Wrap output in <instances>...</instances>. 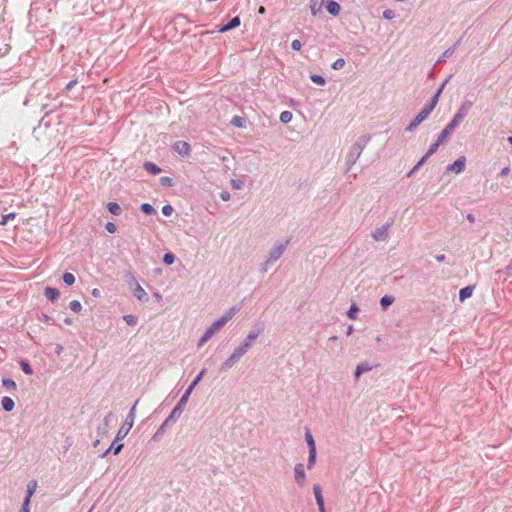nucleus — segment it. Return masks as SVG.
I'll list each match as a JSON object with an SVG mask.
<instances>
[{"label": "nucleus", "instance_id": "f257e3e1", "mask_svg": "<svg viewBox=\"0 0 512 512\" xmlns=\"http://www.w3.org/2000/svg\"><path fill=\"white\" fill-rule=\"evenodd\" d=\"M207 369L203 368L200 373L194 378L192 383L189 385V387L186 389L184 394L182 395L181 399L177 403V405L173 408L170 415L164 420V422L161 424V426L158 428L156 433L154 434L153 438L158 439L165 431V428L169 425V423L177 418L180 417L184 410V406L186 405L191 393L193 392L194 388L197 386V384L202 380L204 375L206 374Z\"/></svg>", "mask_w": 512, "mask_h": 512}, {"label": "nucleus", "instance_id": "f03ea898", "mask_svg": "<svg viewBox=\"0 0 512 512\" xmlns=\"http://www.w3.org/2000/svg\"><path fill=\"white\" fill-rule=\"evenodd\" d=\"M239 311L236 306L231 307L222 317L215 321L210 327L206 329L202 337L198 342V346H203L215 333H217L222 327L230 321L234 315Z\"/></svg>", "mask_w": 512, "mask_h": 512}, {"label": "nucleus", "instance_id": "7ed1b4c3", "mask_svg": "<svg viewBox=\"0 0 512 512\" xmlns=\"http://www.w3.org/2000/svg\"><path fill=\"white\" fill-rule=\"evenodd\" d=\"M371 136L370 135H362L360 136L356 142L352 145L348 155H347V170H350L352 166L357 162L359 157L361 156L363 150L367 146V144L370 142Z\"/></svg>", "mask_w": 512, "mask_h": 512}, {"label": "nucleus", "instance_id": "20e7f679", "mask_svg": "<svg viewBox=\"0 0 512 512\" xmlns=\"http://www.w3.org/2000/svg\"><path fill=\"white\" fill-rule=\"evenodd\" d=\"M252 346L249 343L243 341L233 353L221 364L220 370L227 371L232 368L242 356H244Z\"/></svg>", "mask_w": 512, "mask_h": 512}, {"label": "nucleus", "instance_id": "39448f33", "mask_svg": "<svg viewBox=\"0 0 512 512\" xmlns=\"http://www.w3.org/2000/svg\"><path fill=\"white\" fill-rule=\"evenodd\" d=\"M138 404V400L135 402V404L130 409L123 425L120 427L116 434V440H123L131 430V428L134 425L135 416H136V406Z\"/></svg>", "mask_w": 512, "mask_h": 512}, {"label": "nucleus", "instance_id": "423d86ee", "mask_svg": "<svg viewBox=\"0 0 512 512\" xmlns=\"http://www.w3.org/2000/svg\"><path fill=\"white\" fill-rule=\"evenodd\" d=\"M431 112L428 111L425 107L421 109V111L415 116L413 120L407 125L406 131L413 132L415 129L424 121L426 120Z\"/></svg>", "mask_w": 512, "mask_h": 512}, {"label": "nucleus", "instance_id": "0eeeda50", "mask_svg": "<svg viewBox=\"0 0 512 512\" xmlns=\"http://www.w3.org/2000/svg\"><path fill=\"white\" fill-rule=\"evenodd\" d=\"M392 221L388 222L374 231H372L371 236L375 241H386L389 237V229L392 226Z\"/></svg>", "mask_w": 512, "mask_h": 512}, {"label": "nucleus", "instance_id": "6e6552de", "mask_svg": "<svg viewBox=\"0 0 512 512\" xmlns=\"http://www.w3.org/2000/svg\"><path fill=\"white\" fill-rule=\"evenodd\" d=\"M287 243L288 241L286 243L277 244L273 249L270 250L266 260H268L272 264L279 260L286 249Z\"/></svg>", "mask_w": 512, "mask_h": 512}, {"label": "nucleus", "instance_id": "1a4fd4ad", "mask_svg": "<svg viewBox=\"0 0 512 512\" xmlns=\"http://www.w3.org/2000/svg\"><path fill=\"white\" fill-rule=\"evenodd\" d=\"M131 281L135 284V288L133 289V295L137 298V300L141 302H147L149 297L144 288L137 282L136 278L131 275Z\"/></svg>", "mask_w": 512, "mask_h": 512}, {"label": "nucleus", "instance_id": "9d476101", "mask_svg": "<svg viewBox=\"0 0 512 512\" xmlns=\"http://www.w3.org/2000/svg\"><path fill=\"white\" fill-rule=\"evenodd\" d=\"M470 106H471V102L463 103L451 121L458 126L461 123V121L465 118V116L467 115Z\"/></svg>", "mask_w": 512, "mask_h": 512}, {"label": "nucleus", "instance_id": "9b49d317", "mask_svg": "<svg viewBox=\"0 0 512 512\" xmlns=\"http://www.w3.org/2000/svg\"><path fill=\"white\" fill-rule=\"evenodd\" d=\"M294 476L298 486L303 487L305 485L306 474L304 470V465L302 463H298L295 465Z\"/></svg>", "mask_w": 512, "mask_h": 512}, {"label": "nucleus", "instance_id": "f8f14e48", "mask_svg": "<svg viewBox=\"0 0 512 512\" xmlns=\"http://www.w3.org/2000/svg\"><path fill=\"white\" fill-rule=\"evenodd\" d=\"M465 164H466V158L464 156H461L456 161H454L451 165H449L447 170L454 172L456 174H460L464 171Z\"/></svg>", "mask_w": 512, "mask_h": 512}, {"label": "nucleus", "instance_id": "ddd939ff", "mask_svg": "<svg viewBox=\"0 0 512 512\" xmlns=\"http://www.w3.org/2000/svg\"><path fill=\"white\" fill-rule=\"evenodd\" d=\"M449 79H446L443 84L440 86V88L437 90L436 94L431 98V100L426 103L424 105V107L426 109H428L429 112H432L434 110V108L436 107L437 103H438V100H439V96L444 88V86L446 85V83L448 82Z\"/></svg>", "mask_w": 512, "mask_h": 512}, {"label": "nucleus", "instance_id": "4468645a", "mask_svg": "<svg viewBox=\"0 0 512 512\" xmlns=\"http://www.w3.org/2000/svg\"><path fill=\"white\" fill-rule=\"evenodd\" d=\"M173 148L178 154L182 156H188L191 150L189 143L186 141L175 142Z\"/></svg>", "mask_w": 512, "mask_h": 512}, {"label": "nucleus", "instance_id": "2eb2a0df", "mask_svg": "<svg viewBox=\"0 0 512 512\" xmlns=\"http://www.w3.org/2000/svg\"><path fill=\"white\" fill-rule=\"evenodd\" d=\"M322 3L325 5L326 10L333 16H337L340 13L341 7L334 0H322Z\"/></svg>", "mask_w": 512, "mask_h": 512}, {"label": "nucleus", "instance_id": "dca6fc26", "mask_svg": "<svg viewBox=\"0 0 512 512\" xmlns=\"http://www.w3.org/2000/svg\"><path fill=\"white\" fill-rule=\"evenodd\" d=\"M457 127L455 123L450 121L447 126L442 130V132L439 134L438 139L439 142H445L447 138L453 133L454 129Z\"/></svg>", "mask_w": 512, "mask_h": 512}, {"label": "nucleus", "instance_id": "f3484780", "mask_svg": "<svg viewBox=\"0 0 512 512\" xmlns=\"http://www.w3.org/2000/svg\"><path fill=\"white\" fill-rule=\"evenodd\" d=\"M240 25V18L238 16L232 18L227 24L223 25L219 32H227L231 29H234Z\"/></svg>", "mask_w": 512, "mask_h": 512}, {"label": "nucleus", "instance_id": "a211bd4d", "mask_svg": "<svg viewBox=\"0 0 512 512\" xmlns=\"http://www.w3.org/2000/svg\"><path fill=\"white\" fill-rule=\"evenodd\" d=\"M119 440H114L112 445L101 455L102 458L106 457L110 452H113L114 455H118L123 449V444H116Z\"/></svg>", "mask_w": 512, "mask_h": 512}, {"label": "nucleus", "instance_id": "6ab92c4d", "mask_svg": "<svg viewBox=\"0 0 512 512\" xmlns=\"http://www.w3.org/2000/svg\"><path fill=\"white\" fill-rule=\"evenodd\" d=\"M371 369H372V366L369 365V363H367V362L360 363L359 365H357L355 372H354L355 379H358L363 373L368 372Z\"/></svg>", "mask_w": 512, "mask_h": 512}, {"label": "nucleus", "instance_id": "aec40b11", "mask_svg": "<svg viewBox=\"0 0 512 512\" xmlns=\"http://www.w3.org/2000/svg\"><path fill=\"white\" fill-rule=\"evenodd\" d=\"M1 406L2 408L6 411V412H10L14 409L15 407V403L13 401L12 398L8 397V396H4L2 399H1Z\"/></svg>", "mask_w": 512, "mask_h": 512}, {"label": "nucleus", "instance_id": "412c9836", "mask_svg": "<svg viewBox=\"0 0 512 512\" xmlns=\"http://www.w3.org/2000/svg\"><path fill=\"white\" fill-rule=\"evenodd\" d=\"M473 290H474V286H466V287L462 288L459 291V300L461 302H463L466 299L470 298L472 296Z\"/></svg>", "mask_w": 512, "mask_h": 512}, {"label": "nucleus", "instance_id": "4be33fe9", "mask_svg": "<svg viewBox=\"0 0 512 512\" xmlns=\"http://www.w3.org/2000/svg\"><path fill=\"white\" fill-rule=\"evenodd\" d=\"M45 297L50 301H55L59 297V291L53 287H46L44 290Z\"/></svg>", "mask_w": 512, "mask_h": 512}, {"label": "nucleus", "instance_id": "5701e85b", "mask_svg": "<svg viewBox=\"0 0 512 512\" xmlns=\"http://www.w3.org/2000/svg\"><path fill=\"white\" fill-rule=\"evenodd\" d=\"M313 492H314V496H315V499H316V503H317V506H322L324 505V499H323V495H322V489L320 487L319 484H315L313 486Z\"/></svg>", "mask_w": 512, "mask_h": 512}, {"label": "nucleus", "instance_id": "b1692460", "mask_svg": "<svg viewBox=\"0 0 512 512\" xmlns=\"http://www.w3.org/2000/svg\"><path fill=\"white\" fill-rule=\"evenodd\" d=\"M395 298L391 295H385L380 299V305L382 309L385 311L387 308L393 304Z\"/></svg>", "mask_w": 512, "mask_h": 512}, {"label": "nucleus", "instance_id": "393cba45", "mask_svg": "<svg viewBox=\"0 0 512 512\" xmlns=\"http://www.w3.org/2000/svg\"><path fill=\"white\" fill-rule=\"evenodd\" d=\"M144 169L153 175H157L161 172L160 167H158L156 164L152 162H145Z\"/></svg>", "mask_w": 512, "mask_h": 512}, {"label": "nucleus", "instance_id": "a878e982", "mask_svg": "<svg viewBox=\"0 0 512 512\" xmlns=\"http://www.w3.org/2000/svg\"><path fill=\"white\" fill-rule=\"evenodd\" d=\"M305 440L308 445L309 451H316L315 441L309 430H307L305 433Z\"/></svg>", "mask_w": 512, "mask_h": 512}, {"label": "nucleus", "instance_id": "bb28decb", "mask_svg": "<svg viewBox=\"0 0 512 512\" xmlns=\"http://www.w3.org/2000/svg\"><path fill=\"white\" fill-rule=\"evenodd\" d=\"M108 211L113 215H120L122 212L121 207L116 202H109L107 205Z\"/></svg>", "mask_w": 512, "mask_h": 512}, {"label": "nucleus", "instance_id": "cd10ccee", "mask_svg": "<svg viewBox=\"0 0 512 512\" xmlns=\"http://www.w3.org/2000/svg\"><path fill=\"white\" fill-rule=\"evenodd\" d=\"M443 144V142H439V139L437 138L436 142L433 143L429 149L427 150V152L425 153L424 157H426V159H428L429 157H431L433 154L436 153L437 149L439 148V146Z\"/></svg>", "mask_w": 512, "mask_h": 512}, {"label": "nucleus", "instance_id": "c85d7f7f", "mask_svg": "<svg viewBox=\"0 0 512 512\" xmlns=\"http://www.w3.org/2000/svg\"><path fill=\"white\" fill-rule=\"evenodd\" d=\"M358 312H359V308L358 306L353 303L351 306H350V309L348 310L347 312V316L349 319L351 320H356L357 319V316H358Z\"/></svg>", "mask_w": 512, "mask_h": 512}, {"label": "nucleus", "instance_id": "c756f323", "mask_svg": "<svg viewBox=\"0 0 512 512\" xmlns=\"http://www.w3.org/2000/svg\"><path fill=\"white\" fill-rule=\"evenodd\" d=\"M2 385L9 389V390H13L15 391L17 389V384L14 380L12 379H9V378H3L2 379Z\"/></svg>", "mask_w": 512, "mask_h": 512}, {"label": "nucleus", "instance_id": "7c9ffc66", "mask_svg": "<svg viewBox=\"0 0 512 512\" xmlns=\"http://www.w3.org/2000/svg\"><path fill=\"white\" fill-rule=\"evenodd\" d=\"M259 334H260L259 331H250L243 341H245L246 343H249L252 346L254 341L259 336Z\"/></svg>", "mask_w": 512, "mask_h": 512}, {"label": "nucleus", "instance_id": "2f4dec72", "mask_svg": "<svg viewBox=\"0 0 512 512\" xmlns=\"http://www.w3.org/2000/svg\"><path fill=\"white\" fill-rule=\"evenodd\" d=\"M63 281L66 285H73L75 283V276L72 273L66 272L63 274Z\"/></svg>", "mask_w": 512, "mask_h": 512}, {"label": "nucleus", "instance_id": "473e14b6", "mask_svg": "<svg viewBox=\"0 0 512 512\" xmlns=\"http://www.w3.org/2000/svg\"><path fill=\"white\" fill-rule=\"evenodd\" d=\"M310 79L313 83H315L319 86H324L326 84V80L320 75L312 74L310 76Z\"/></svg>", "mask_w": 512, "mask_h": 512}, {"label": "nucleus", "instance_id": "72a5a7b5", "mask_svg": "<svg viewBox=\"0 0 512 512\" xmlns=\"http://www.w3.org/2000/svg\"><path fill=\"white\" fill-rule=\"evenodd\" d=\"M292 117H293V115L290 111H283L280 114V121L284 124H287L292 120Z\"/></svg>", "mask_w": 512, "mask_h": 512}, {"label": "nucleus", "instance_id": "f704fd0d", "mask_svg": "<svg viewBox=\"0 0 512 512\" xmlns=\"http://www.w3.org/2000/svg\"><path fill=\"white\" fill-rule=\"evenodd\" d=\"M141 211L143 213H145L146 215H152L156 212L155 209L153 208V206L150 205L149 203H143L141 205Z\"/></svg>", "mask_w": 512, "mask_h": 512}, {"label": "nucleus", "instance_id": "c9c22d12", "mask_svg": "<svg viewBox=\"0 0 512 512\" xmlns=\"http://www.w3.org/2000/svg\"><path fill=\"white\" fill-rule=\"evenodd\" d=\"M316 451H309V457L307 462V468L312 469L316 462Z\"/></svg>", "mask_w": 512, "mask_h": 512}, {"label": "nucleus", "instance_id": "e433bc0d", "mask_svg": "<svg viewBox=\"0 0 512 512\" xmlns=\"http://www.w3.org/2000/svg\"><path fill=\"white\" fill-rule=\"evenodd\" d=\"M69 308L75 312V313H79L82 309V305L81 303L78 301V300H72L70 303H69Z\"/></svg>", "mask_w": 512, "mask_h": 512}, {"label": "nucleus", "instance_id": "4c0bfd02", "mask_svg": "<svg viewBox=\"0 0 512 512\" xmlns=\"http://www.w3.org/2000/svg\"><path fill=\"white\" fill-rule=\"evenodd\" d=\"M427 161L426 157H422L418 163L409 171L407 174L408 177H411L425 162Z\"/></svg>", "mask_w": 512, "mask_h": 512}, {"label": "nucleus", "instance_id": "58836bf2", "mask_svg": "<svg viewBox=\"0 0 512 512\" xmlns=\"http://www.w3.org/2000/svg\"><path fill=\"white\" fill-rule=\"evenodd\" d=\"M231 123H232V125H234L235 127H240V128H242V127H244V125H245V119H244V118H242V117H240V116H235V117H233V118H232Z\"/></svg>", "mask_w": 512, "mask_h": 512}, {"label": "nucleus", "instance_id": "ea45409f", "mask_svg": "<svg viewBox=\"0 0 512 512\" xmlns=\"http://www.w3.org/2000/svg\"><path fill=\"white\" fill-rule=\"evenodd\" d=\"M123 319L130 326H134L137 323V317L132 314L125 315Z\"/></svg>", "mask_w": 512, "mask_h": 512}, {"label": "nucleus", "instance_id": "a19ab883", "mask_svg": "<svg viewBox=\"0 0 512 512\" xmlns=\"http://www.w3.org/2000/svg\"><path fill=\"white\" fill-rule=\"evenodd\" d=\"M163 262L166 265H172L175 262V255L172 253H166L163 257Z\"/></svg>", "mask_w": 512, "mask_h": 512}, {"label": "nucleus", "instance_id": "79ce46f5", "mask_svg": "<svg viewBox=\"0 0 512 512\" xmlns=\"http://www.w3.org/2000/svg\"><path fill=\"white\" fill-rule=\"evenodd\" d=\"M455 45L445 50L441 56V58L438 61L444 60L446 58L451 57L455 52Z\"/></svg>", "mask_w": 512, "mask_h": 512}, {"label": "nucleus", "instance_id": "37998d69", "mask_svg": "<svg viewBox=\"0 0 512 512\" xmlns=\"http://www.w3.org/2000/svg\"><path fill=\"white\" fill-rule=\"evenodd\" d=\"M345 66V60L343 58H338L333 64L332 68L334 70H340Z\"/></svg>", "mask_w": 512, "mask_h": 512}, {"label": "nucleus", "instance_id": "c03bdc74", "mask_svg": "<svg viewBox=\"0 0 512 512\" xmlns=\"http://www.w3.org/2000/svg\"><path fill=\"white\" fill-rule=\"evenodd\" d=\"M21 368L23 370V372L26 374V375H31L33 374V370L31 368V366L29 365V363L25 362V361H22L21 362Z\"/></svg>", "mask_w": 512, "mask_h": 512}, {"label": "nucleus", "instance_id": "a18cd8bd", "mask_svg": "<svg viewBox=\"0 0 512 512\" xmlns=\"http://www.w3.org/2000/svg\"><path fill=\"white\" fill-rule=\"evenodd\" d=\"M35 487H36V482H33L32 484H28L27 495H26L25 499H28V498H29V500L31 499V497L35 491Z\"/></svg>", "mask_w": 512, "mask_h": 512}, {"label": "nucleus", "instance_id": "49530a36", "mask_svg": "<svg viewBox=\"0 0 512 512\" xmlns=\"http://www.w3.org/2000/svg\"><path fill=\"white\" fill-rule=\"evenodd\" d=\"M174 209L171 205H165L163 206L162 208V213L165 215V216H171L172 213H173Z\"/></svg>", "mask_w": 512, "mask_h": 512}, {"label": "nucleus", "instance_id": "de8ad7c7", "mask_svg": "<svg viewBox=\"0 0 512 512\" xmlns=\"http://www.w3.org/2000/svg\"><path fill=\"white\" fill-rule=\"evenodd\" d=\"M29 505H30L29 498L28 499H24V502L22 504L20 512H30Z\"/></svg>", "mask_w": 512, "mask_h": 512}, {"label": "nucleus", "instance_id": "09e8293b", "mask_svg": "<svg viewBox=\"0 0 512 512\" xmlns=\"http://www.w3.org/2000/svg\"><path fill=\"white\" fill-rule=\"evenodd\" d=\"M302 45L301 42L298 39H295L291 43V48L295 51H299L301 49Z\"/></svg>", "mask_w": 512, "mask_h": 512}, {"label": "nucleus", "instance_id": "8fccbe9b", "mask_svg": "<svg viewBox=\"0 0 512 512\" xmlns=\"http://www.w3.org/2000/svg\"><path fill=\"white\" fill-rule=\"evenodd\" d=\"M271 265H273L271 262L265 260L264 263L261 265V272L266 273L268 269L271 267Z\"/></svg>", "mask_w": 512, "mask_h": 512}, {"label": "nucleus", "instance_id": "3c124183", "mask_svg": "<svg viewBox=\"0 0 512 512\" xmlns=\"http://www.w3.org/2000/svg\"><path fill=\"white\" fill-rule=\"evenodd\" d=\"M116 229H117V227H116V225H115L114 223H112V222H108V223L106 224V230H107L109 233H114V232H116Z\"/></svg>", "mask_w": 512, "mask_h": 512}, {"label": "nucleus", "instance_id": "603ef678", "mask_svg": "<svg viewBox=\"0 0 512 512\" xmlns=\"http://www.w3.org/2000/svg\"><path fill=\"white\" fill-rule=\"evenodd\" d=\"M383 17L385 19H392L394 17V12L392 10L387 9L383 12Z\"/></svg>", "mask_w": 512, "mask_h": 512}, {"label": "nucleus", "instance_id": "864d4df0", "mask_svg": "<svg viewBox=\"0 0 512 512\" xmlns=\"http://www.w3.org/2000/svg\"><path fill=\"white\" fill-rule=\"evenodd\" d=\"M10 50V46L7 44L3 45V48L0 49V55H6Z\"/></svg>", "mask_w": 512, "mask_h": 512}, {"label": "nucleus", "instance_id": "5fc2aeb1", "mask_svg": "<svg viewBox=\"0 0 512 512\" xmlns=\"http://www.w3.org/2000/svg\"><path fill=\"white\" fill-rule=\"evenodd\" d=\"M160 181H161L162 185H169V186L171 185V182H172L171 178H169V177H162L160 179Z\"/></svg>", "mask_w": 512, "mask_h": 512}, {"label": "nucleus", "instance_id": "6e6d98bb", "mask_svg": "<svg viewBox=\"0 0 512 512\" xmlns=\"http://www.w3.org/2000/svg\"><path fill=\"white\" fill-rule=\"evenodd\" d=\"M220 197L223 201H228L230 199V194L227 191H224L220 194Z\"/></svg>", "mask_w": 512, "mask_h": 512}, {"label": "nucleus", "instance_id": "4d7b16f0", "mask_svg": "<svg viewBox=\"0 0 512 512\" xmlns=\"http://www.w3.org/2000/svg\"><path fill=\"white\" fill-rule=\"evenodd\" d=\"M76 83H77V80H76V79H75V80L70 81V82L66 85L65 89H66L67 91H70V90H71V89L76 85Z\"/></svg>", "mask_w": 512, "mask_h": 512}, {"label": "nucleus", "instance_id": "13d9d810", "mask_svg": "<svg viewBox=\"0 0 512 512\" xmlns=\"http://www.w3.org/2000/svg\"><path fill=\"white\" fill-rule=\"evenodd\" d=\"M3 217H4L7 221H9V220H13V219H15V218H16V213L11 212V213H9V214L3 215Z\"/></svg>", "mask_w": 512, "mask_h": 512}, {"label": "nucleus", "instance_id": "bf43d9fd", "mask_svg": "<svg viewBox=\"0 0 512 512\" xmlns=\"http://www.w3.org/2000/svg\"><path fill=\"white\" fill-rule=\"evenodd\" d=\"M241 185H242V182H240V181H236V180H232V186H233V188H235V189H240V188H241Z\"/></svg>", "mask_w": 512, "mask_h": 512}, {"label": "nucleus", "instance_id": "052dcab7", "mask_svg": "<svg viewBox=\"0 0 512 512\" xmlns=\"http://www.w3.org/2000/svg\"><path fill=\"white\" fill-rule=\"evenodd\" d=\"M92 296H94V297H96V298L100 297V296H101V292H100V290H99V289H97V288H94V289L92 290Z\"/></svg>", "mask_w": 512, "mask_h": 512}, {"label": "nucleus", "instance_id": "680f3d73", "mask_svg": "<svg viewBox=\"0 0 512 512\" xmlns=\"http://www.w3.org/2000/svg\"><path fill=\"white\" fill-rule=\"evenodd\" d=\"M41 320H42L44 323H50V321L52 320V318H51L50 316H48V315L43 314V315H42Z\"/></svg>", "mask_w": 512, "mask_h": 512}, {"label": "nucleus", "instance_id": "e2e57ef3", "mask_svg": "<svg viewBox=\"0 0 512 512\" xmlns=\"http://www.w3.org/2000/svg\"><path fill=\"white\" fill-rule=\"evenodd\" d=\"M510 172V168L509 167H505L501 170L500 172V176H506L508 175V173Z\"/></svg>", "mask_w": 512, "mask_h": 512}, {"label": "nucleus", "instance_id": "0e129e2a", "mask_svg": "<svg viewBox=\"0 0 512 512\" xmlns=\"http://www.w3.org/2000/svg\"><path fill=\"white\" fill-rule=\"evenodd\" d=\"M466 218H467V220L470 223H474L475 222V216L473 214H471V213H469Z\"/></svg>", "mask_w": 512, "mask_h": 512}, {"label": "nucleus", "instance_id": "69168bd1", "mask_svg": "<svg viewBox=\"0 0 512 512\" xmlns=\"http://www.w3.org/2000/svg\"><path fill=\"white\" fill-rule=\"evenodd\" d=\"M436 260L438 262H443L445 260V255L444 254H441V255H437L436 256Z\"/></svg>", "mask_w": 512, "mask_h": 512}, {"label": "nucleus", "instance_id": "338daca9", "mask_svg": "<svg viewBox=\"0 0 512 512\" xmlns=\"http://www.w3.org/2000/svg\"><path fill=\"white\" fill-rule=\"evenodd\" d=\"M7 222L8 221L2 216L1 219H0V225H6Z\"/></svg>", "mask_w": 512, "mask_h": 512}, {"label": "nucleus", "instance_id": "774afa93", "mask_svg": "<svg viewBox=\"0 0 512 512\" xmlns=\"http://www.w3.org/2000/svg\"><path fill=\"white\" fill-rule=\"evenodd\" d=\"M72 322H73V321H72V319H70V318H65V319H64V323H65V324H67V325H71V324H72Z\"/></svg>", "mask_w": 512, "mask_h": 512}]
</instances>
